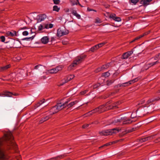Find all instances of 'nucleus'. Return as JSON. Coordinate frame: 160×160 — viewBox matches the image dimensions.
Listing matches in <instances>:
<instances>
[{
  "label": "nucleus",
  "instance_id": "49530a36",
  "mask_svg": "<svg viewBox=\"0 0 160 160\" xmlns=\"http://www.w3.org/2000/svg\"><path fill=\"white\" fill-rule=\"evenodd\" d=\"M0 38L1 39V41L2 42H4L5 40V38L4 36H2L0 37Z\"/></svg>",
  "mask_w": 160,
  "mask_h": 160
},
{
  "label": "nucleus",
  "instance_id": "39448f33",
  "mask_svg": "<svg viewBox=\"0 0 160 160\" xmlns=\"http://www.w3.org/2000/svg\"><path fill=\"white\" fill-rule=\"evenodd\" d=\"M68 31L65 29L59 28L57 30V35L58 37H61L68 33Z\"/></svg>",
  "mask_w": 160,
  "mask_h": 160
},
{
  "label": "nucleus",
  "instance_id": "9b49d317",
  "mask_svg": "<svg viewBox=\"0 0 160 160\" xmlns=\"http://www.w3.org/2000/svg\"><path fill=\"white\" fill-rule=\"evenodd\" d=\"M38 22H41L44 20L46 18V16L45 14H41L37 16Z\"/></svg>",
  "mask_w": 160,
  "mask_h": 160
},
{
  "label": "nucleus",
  "instance_id": "79ce46f5",
  "mask_svg": "<svg viewBox=\"0 0 160 160\" xmlns=\"http://www.w3.org/2000/svg\"><path fill=\"white\" fill-rule=\"evenodd\" d=\"M91 115H91V113L89 111L87 113H85V114H84L83 115V116H84V117H86L90 116Z\"/></svg>",
  "mask_w": 160,
  "mask_h": 160
},
{
  "label": "nucleus",
  "instance_id": "f8f14e48",
  "mask_svg": "<svg viewBox=\"0 0 160 160\" xmlns=\"http://www.w3.org/2000/svg\"><path fill=\"white\" fill-rule=\"evenodd\" d=\"M58 112V109L57 108L56 106L52 107L50 109V115L51 116L52 115Z\"/></svg>",
  "mask_w": 160,
  "mask_h": 160
},
{
  "label": "nucleus",
  "instance_id": "7c9ffc66",
  "mask_svg": "<svg viewBox=\"0 0 160 160\" xmlns=\"http://www.w3.org/2000/svg\"><path fill=\"white\" fill-rule=\"evenodd\" d=\"M110 75V73L108 72H107L102 73V76H103L105 77H107L109 76Z\"/></svg>",
  "mask_w": 160,
  "mask_h": 160
},
{
  "label": "nucleus",
  "instance_id": "aec40b11",
  "mask_svg": "<svg viewBox=\"0 0 160 160\" xmlns=\"http://www.w3.org/2000/svg\"><path fill=\"white\" fill-rule=\"evenodd\" d=\"M159 63V61L157 60L155 62H151L148 63L147 64H146L145 65V67H148V68H149L154 66L156 64L158 63Z\"/></svg>",
  "mask_w": 160,
  "mask_h": 160
},
{
  "label": "nucleus",
  "instance_id": "ea45409f",
  "mask_svg": "<svg viewBox=\"0 0 160 160\" xmlns=\"http://www.w3.org/2000/svg\"><path fill=\"white\" fill-rule=\"evenodd\" d=\"M95 23H100L101 22V20L99 18H97L95 19Z\"/></svg>",
  "mask_w": 160,
  "mask_h": 160
},
{
  "label": "nucleus",
  "instance_id": "e2e57ef3",
  "mask_svg": "<svg viewBox=\"0 0 160 160\" xmlns=\"http://www.w3.org/2000/svg\"><path fill=\"white\" fill-rule=\"evenodd\" d=\"M129 121H124L123 122V124H127L129 123L130 122H129Z\"/></svg>",
  "mask_w": 160,
  "mask_h": 160
},
{
  "label": "nucleus",
  "instance_id": "f3484780",
  "mask_svg": "<svg viewBox=\"0 0 160 160\" xmlns=\"http://www.w3.org/2000/svg\"><path fill=\"white\" fill-rule=\"evenodd\" d=\"M71 11L73 15L75 16L78 19H79L81 18L80 15L77 13L76 11L74 10L73 8L71 9Z\"/></svg>",
  "mask_w": 160,
  "mask_h": 160
},
{
  "label": "nucleus",
  "instance_id": "473e14b6",
  "mask_svg": "<svg viewBox=\"0 0 160 160\" xmlns=\"http://www.w3.org/2000/svg\"><path fill=\"white\" fill-rule=\"evenodd\" d=\"M114 80H109L107 81V84L108 86L112 84L114 82Z\"/></svg>",
  "mask_w": 160,
  "mask_h": 160
},
{
  "label": "nucleus",
  "instance_id": "bf43d9fd",
  "mask_svg": "<svg viewBox=\"0 0 160 160\" xmlns=\"http://www.w3.org/2000/svg\"><path fill=\"white\" fill-rule=\"evenodd\" d=\"M154 142L155 143L160 142V137L155 139L154 141Z\"/></svg>",
  "mask_w": 160,
  "mask_h": 160
},
{
  "label": "nucleus",
  "instance_id": "c03bdc74",
  "mask_svg": "<svg viewBox=\"0 0 160 160\" xmlns=\"http://www.w3.org/2000/svg\"><path fill=\"white\" fill-rule=\"evenodd\" d=\"M153 100H152L151 98L148 100L147 102V104L148 105L150 103H153Z\"/></svg>",
  "mask_w": 160,
  "mask_h": 160
},
{
  "label": "nucleus",
  "instance_id": "423d86ee",
  "mask_svg": "<svg viewBox=\"0 0 160 160\" xmlns=\"http://www.w3.org/2000/svg\"><path fill=\"white\" fill-rule=\"evenodd\" d=\"M62 68V66L59 65L55 68L48 70V72L51 74L56 73L59 71L61 70Z\"/></svg>",
  "mask_w": 160,
  "mask_h": 160
},
{
  "label": "nucleus",
  "instance_id": "603ef678",
  "mask_svg": "<svg viewBox=\"0 0 160 160\" xmlns=\"http://www.w3.org/2000/svg\"><path fill=\"white\" fill-rule=\"evenodd\" d=\"M116 15L114 14H112L110 15V18H112L114 20V19L116 17Z\"/></svg>",
  "mask_w": 160,
  "mask_h": 160
},
{
  "label": "nucleus",
  "instance_id": "5fc2aeb1",
  "mask_svg": "<svg viewBox=\"0 0 160 160\" xmlns=\"http://www.w3.org/2000/svg\"><path fill=\"white\" fill-rule=\"evenodd\" d=\"M103 70V68H102V66L100 68H97V69L96 70V72H100L102 70Z\"/></svg>",
  "mask_w": 160,
  "mask_h": 160
},
{
  "label": "nucleus",
  "instance_id": "4d7b16f0",
  "mask_svg": "<svg viewBox=\"0 0 160 160\" xmlns=\"http://www.w3.org/2000/svg\"><path fill=\"white\" fill-rule=\"evenodd\" d=\"M28 34V32L27 31H24L22 32V35L24 36H27Z\"/></svg>",
  "mask_w": 160,
  "mask_h": 160
},
{
  "label": "nucleus",
  "instance_id": "a211bd4d",
  "mask_svg": "<svg viewBox=\"0 0 160 160\" xmlns=\"http://www.w3.org/2000/svg\"><path fill=\"white\" fill-rule=\"evenodd\" d=\"M49 40L48 37L47 36H44L42 37L41 39L42 42L44 44L47 43Z\"/></svg>",
  "mask_w": 160,
  "mask_h": 160
},
{
  "label": "nucleus",
  "instance_id": "37998d69",
  "mask_svg": "<svg viewBox=\"0 0 160 160\" xmlns=\"http://www.w3.org/2000/svg\"><path fill=\"white\" fill-rule=\"evenodd\" d=\"M114 20L116 21L119 22L121 21V19L118 17H116L114 19Z\"/></svg>",
  "mask_w": 160,
  "mask_h": 160
},
{
  "label": "nucleus",
  "instance_id": "f257e3e1",
  "mask_svg": "<svg viewBox=\"0 0 160 160\" xmlns=\"http://www.w3.org/2000/svg\"><path fill=\"white\" fill-rule=\"evenodd\" d=\"M11 150L10 153L18 152L17 145L14 142L13 137L11 132H8L3 137L0 138V160H7L8 157L7 156L5 150Z\"/></svg>",
  "mask_w": 160,
  "mask_h": 160
},
{
  "label": "nucleus",
  "instance_id": "864d4df0",
  "mask_svg": "<svg viewBox=\"0 0 160 160\" xmlns=\"http://www.w3.org/2000/svg\"><path fill=\"white\" fill-rule=\"evenodd\" d=\"M153 58H154V59L155 60H157V61L158 60H159L160 59V58H159V56H158V54H157Z\"/></svg>",
  "mask_w": 160,
  "mask_h": 160
},
{
  "label": "nucleus",
  "instance_id": "5701e85b",
  "mask_svg": "<svg viewBox=\"0 0 160 160\" xmlns=\"http://www.w3.org/2000/svg\"><path fill=\"white\" fill-rule=\"evenodd\" d=\"M17 41H16L14 39H12L11 41H9L8 42L10 43L11 44V46L10 47V48L13 47H16L14 46V45L15 43H17ZM6 43H7V42H6Z\"/></svg>",
  "mask_w": 160,
  "mask_h": 160
},
{
  "label": "nucleus",
  "instance_id": "412c9836",
  "mask_svg": "<svg viewBox=\"0 0 160 160\" xmlns=\"http://www.w3.org/2000/svg\"><path fill=\"white\" fill-rule=\"evenodd\" d=\"M78 101L76 100L72 102H70L69 104H68L66 105V107H68V108H69L72 107L74 105L76 104Z\"/></svg>",
  "mask_w": 160,
  "mask_h": 160
},
{
  "label": "nucleus",
  "instance_id": "cd10ccee",
  "mask_svg": "<svg viewBox=\"0 0 160 160\" xmlns=\"http://www.w3.org/2000/svg\"><path fill=\"white\" fill-rule=\"evenodd\" d=\"M98 49L97 45L94 46L92 47L90 49V51L92 52H94L95 51H96Z\"/></svg>",
  "mask_w": 160,
  "mask_h": 160
},
{
  "label": "nucleus",
  "instance_id": "9d476101",
  "mask_svg": "<svg viewBox=\"0 0 160 160\" xmlns=\"http://www.w3.org/2000/svg\"><path fill=\"white\" fill-rule=\"evenodd\" d=\"M7 36L10 37L16 36H17V33L16 31L12 30L11 32H7L6 33Z\"/></svg>",
  "mask_w": 160,
  "mask_h": 160
},
{
  "label": "nucleus",
  "instance_id": "4be33fe9",
  "mask_svg": "<svg viewBox=\"0 0 160 160\" xmlns=\"http://www.w3.org/2000/svg\"><path fill=\"white\" fill-rule=\"evenodd\" d=\"M70 1L72 5H77L78 4L79 5L81 6L78 0H70Z\"/></svg>",
  "mask_w": 160,
  "mask_h": 160
},
{
  "label": "nucleus",
  "instance_id": "f03ea898",
  "mask_svg": "<svg viewBox=\"0 0 160 160\" xmlns=\"http://www.w3.org/2000/svg\"><path fill=\"white\" fill-rule=\"evenodd\" d=\"M87 55L85 54H82L77 57L73 62L69 65V68L72 69L73 68L76 67L78 65L83 62L86 58Z\"/></svg>",
  "mask_w": 160,
  "mask_h": 160
},
{
  "label": "nucleus",
  "instance_id": "2eb2a0df",
  "mask_svg": "<svg viewBox=\"0 0 160 160\" xmlns=\"http://www.w3.org/2000/svg\"><path fill=\"white\" fill-rule=\"evenodd\" d=\"M138 80L137 78H135L132 80L129 81V82L123 83L124 87L128 86L129 85L136 82Z\"/></svg>",
  "mask_w": 160,
  "mask_h": 160
},
{
  "label": "nucleus",
  "instance_id": "8fccbe9b",
  "mask_svg": "<svg viewBox=\"0 0 160 160\" xmlns=\"http://www.w3.org/2000/svg\"><path fill=\"white\" fill-rule=\"evenodd\" d=\"M71 99L70 98H68V99L67 100V101H66L64 103L65 104V105L66 106L68 104V103L70 102V101L71 100Z\"/></svg>",
  "mask_w": 160,
  "mask_h": 160
},
{
  "label": "nucleus",
  "instance_id": "f704fd0d",
  "mask_svg": "<svg viewBox=\"0 0 160 160\" xmlns=\"http://www.w3.org/2000/svg\"><path fill=\"white\" fill-rule=\"evenodd\" d=\"M59 8L58 7V6L56 5H55L53 7V11H56L58 12L59 11Z\"/></svg>",
  "mask_w": 160,
  "mask_h": 160
},
{
  "label": "nucleus",
  "instance_id": "69168bd1",
  "mask_svg": "<svg viewBox=\"0 0 160 160\" xmlns=\"http://www.w3.org/2000/svg\"><path fill=\"white\" fill-rule=\"evenodd\" d=\"M48 26H49V27H48L49 28H52L53 27V25L52 23H50V24H48Z\"/></svg>",
  "mask_w": 160,
  "mask_h": 160
},
{
  "label": "nucleus",
  "instance_id": "680f3d73",
  "mask_svg": "<svg viewBox=\"0 0 160 160\" xmlns=\"http://www.w3.org/2000/svg\"><path fill=\"white\" fill-rule=\"evenodd\" d=\"M150 32V31H148L146 32H145L142 35H141V36H142V37H143L144 36L148 35L149 33Z\"/></svg>",
  "mask_w": 160,
  "mask_h": 160
},
{
  "label": "nucleus",
  "instance_id": "338daca9",
  "mask_svg": "<svg viewBox=\"0 0 160 160\" xmlns=\"http://www.w3.org/2000/svg\"><path fill=\"white\" fill-rule=\"evenodd\" d=\"M40 66H42V65H36L35 66L34 69H37L38 68V67H39Z\"/></svg>",
  "mask_w": 160,
  "mask_h": 160
},
{
  "label": "nucleus",
  "instance_id": "a18cd8bd",
  "mask_svg": "<svg viewBox=\"0 0 160 160\" xmlns=\"http://www.w3.org/2000/svg\"><path fill=\"white\" fill-rule=\"evenodd\" d=\"M54 4H58L60 3V1L59 0H53Z\"/></svg>",
  "mask_w": 160,
  "mask_h": 160
},
{
  "label": "nucleus",
  "instance_id": "72a5a7b5",
  "mask_svg": "<svg viewBox=\"0 0 160 160\" xmlns=\"http://www.w3.org/2000/svg\"><path fill=\"white\" fill-rule=\"evenodd\" d=\"M110 63H107L106 64L103 65L102 66V68H103V70L104 69H106L108 68L110 66Z\"/></svg>",
  "mask_w": 160,
  "mask_h": 160
},
{
  "label": "nucleus",
  "instance_id": "dca6fc26",
  "mask_svg": "<svg viewBox=\"0 0 160 160\" xmlns=\"http://www.w3.org/2000/svg\"><path fill=\"white\" fill-rule=\"evenodd\" d=\"M51 117V116L49 115L42 118L41 119V120L39 121V123L41 124L44 122L46 121L47 120L49 119V118H50Z\"/></svg>",
  "mask_w": 160,
  "mask_h": 160
},
{
  "label": "nucleus",
  "instance_id": "13d9d810",
  "mask_svg": "<svg viewBox=\"0 0 160 160\" xmlns=\"http://www.w3.org/2000/svg\"><path fill=\"white\" fill-rule=\"evenodd\" d=\"M43 26L41 24L38 27V29L39 31H41L43 29Z\"/></svg>",
  "mask_w": 160,
  "mask_h": 160
},
{
  "label": "nucleus",
  "instance_id": "c9c22d12",
  "mask_svg": "<svg viewBox=\"0 0 160 160\" xmlns=\"http://www.w3.org/2000/svg\"><path fill=\"white\" fill-rule=\"evenodd\" d=\"M102 84L100 83H97L93 86V87L94 89H95L99 87L100 85Z\"/></svg>",
  "mask_w": 160,
  "mask_h": 160
},
{
  "label": "nucleus",
  "instance_id": "a878e982",
  "mask_svg": "<svg viewBox=\"0 0 160 160\" xmlns=\"http://www.w3.org/2000/svg\"><path fill=\"white\" fill-rule=\"evenodd\" d=\"M10 67L9 65H6L3 67H0V72H2L6 70Z\"/></svg>",
  "mask_w": 160,
  "mask_h": 160
},
{
  "label": "nucleus",
  "instance_id": "774afa93",
  "mask_svg": "<svg viewBox=\"0 0 160 160\" xmlns=\"http://www.w3.org/2000/svg\"><path fill=\"white\" fill-rule=\"evenodd\" d=\"M90 112L91 113V115H92L93 114L95 113V112L93 109L90 111Z\"/></svg>",
  "mask_w": 160,
  "mask_h": 160
},
{
  "label": "nucleus",
  "instance_id": "a19ab883",
  "mask_svg": "<svg viewBox=\"0 0 160 160\" xmlns=\"http://www.w3.org/2000/svg\"><path fill=\"white\" fill-rule=\"evenodd\" d=\"M136 128H132L131 129H128V131H127V132L128 133H129V132H132L133 131H134L135 130Z\"/></svg>",
  "mask_w": 160,
  "mask_h": 160
},
{
  "label": "nucleus",
  "instance_id": "7ed1b4c3",
  "mask_svg": "<svg viewBox=\"0 0 160 160\" xmlns=\"http://www.w3.org/2000/svg\"><path fill=\"white\" fill-rule=\"evenodd\" d=\"M119 129L117 128H114L112 129L106 130L99 132L100 135L108 136L112 135L113 133H118Z\"/></svg>",
  "mask_w": 160,
  "mask_h": 160
},
{
  "label": "nucleus",
  "instance_id": "6ab92c4d",
  "mask_svg": "<svg viewBox=\"0 0 160 160\" xmlns=\"http://www.w3.org/2000/svg\"><path fill=\"white\" fill-rule=\"evenodd\" d=\"M74 78V75H71L69 76L67 80H65V81L64 82L61 83L60 84V86H62L64 84L70 81V80Z\"/></svg>",
  "mask_w": 160,
  "mask_h": 160
},
{
  "label": "nucleus",
  "instance_id": "bb28decb",
  "mask_svg": "<svg viewBox=\"0 0 160 160\" xmlns=\"http://www.w3.org/2000/svg\"><path fill=\"white\" fill-rule=\"evenodd\" d=\"M45 100L44 99H43L41 100L40 101L36 104V107H39L40 105L45 102Z\"/></svg>",
  "mask_w": 160,
  "mask_h": 160
},
{
  "label": "nucleus",
  "instance_id": "09e8293b",
  "mask_svg": "<svg viewBox=\"0 0 160 160\" xmlns=\"http://www.w3.org/2000/svg\"><path fill=\"white\" fill-rule=\"evenodd\" d=\"M124 87L123 83L122 84H118L116 86H115V87L118 88V87Z\"/></svg>",
  "mask_w": 160,
  "mask_h": 160
},
{
  "label": "nucleus",
  "instance_id": "6e6d98bb",
  "mask_svg": "<svg viewBox=\"0 0 160 160\" xmlns=\"http://www.w3.org/2000/svg\"><path fill=\"white\" fill-rule=\"evenodd\" d=\"M119 90H116L115 92H111L110 94H109V96H111L113 94H115L116 93H118L119 92Z\"/></svg>",
  "mask_w": 160,
  "mask_h": 160
},
{
  "label": "nucleus",
  "instance_id": "ddd939ff",
  "mask_svg": "<svg viewBox=\"0 0 160 160\" xmlns=\"http://www.w3.org/2000/svg\"><path fill=\"white\" fill-rule=\"evenodd\" d=\"M55 106L57 108V109H58V111L64 108H66V106L64 103L62 104L61 103H58Z\"/></svg>",
  "mask_w": 160,
  "mask_h": 160
},
{
  "label": "nucleus",
  "instance_id": "b1692460",
  "mask_svg": "<svg viewBox=\"0 0 160 160\" xmlns=\"http://www.w3.org/2000/svg\"><path fill=\"white\" fill-rule=\"evenodd\" d=\"M63 158V156L60 155L55 158H52L47 160H59Z\"/></svg>",
  "mask_w": 160,
  "mask_h": 160
},
{
  "label": "nucleus",
  "instance_id": "0eeeda50",
  "mask_svg": "<svg viewBox=\"0 0 160 160\" xmlns=\"http://www.w3.org/2000/svg\"><path fill=\"white\" fill-rule=\"evenodd\" d=\"M121 103V102L120 101H118L117 102H114L111 105H108L109 110L111 109H115L118 108V106Z\"/></svg>",
  "mask_w": 160,
  "mask_h": 160
},
{
  "label": "nucleus",
  "instance_id": "052dcab7",
  "mask_svg": "<svg viewBox=\"0 0 160 160\" xmlns=\"http://www.w3.org/2000/svg\"><path fill=\"white\" fill-rule=\"evenodd\" d=\"M93 110L95 113L98 112V113H99V110L98 108V107L93 109Z\"/></svg>",
  "mask_w": 160,
  "mask_h": 160
},
{
  "label": "nucleus",
  "instance_id": "4c0bfd02",
  "mask_svg": "<svg viewBox=\"0 0 160 160\" xmlns=\"http://www.w3.org/2000/svg\"><path fill=\"white\" fill-rule=\"evenodd\" d=\"M106 43L105 42H103L100 43H99V44H97V46L99 48L101 47L102 46L105 45Z\"/></svg>",
  "mask_w": 160,
  "mask_h": 160
},
{
  "label": "nucleus",
  "instance_id": "6e6552de",
  "mask_svg": "<svg viewBox=\"0 0 160 160\" xmlns=\"http://www.w3.org/2000/svg\"><path fill=\"white\" fill-rule=\"evenodd\" d=\"M154 135L146 137H144L138 140V142L142 143L151 140L153 138Z\"/></svg>",
  "mask_w": 160,
  "mask_h": 160
},
{
  "label": "nucleus",
  "instance_id": "c756f323",
  "mask_svg": "<svg viewBox=\"0 0 160 160\" xmlns=\"http://www.w3.org/2000/svg\"><path fill=\"white\" fill-rule=\"evenodd\" d=\"M142 37V36H141V35L137 37L136 38H135L133 40H132V41L131 42V43H132L133 42H135L136 41L138 40L141 38Z\"/></svg>",
  "mask_w": 160,
  "mask_h": 160
},
{
  "label": "nucleus",
  "instance_id": "58836bf2",
  "mask_svg": "<svg viewBox=\"0 0 160 160\" xmlns=\"http://www.w3.org/2000/svg\"><path fill=\"white\" fill-rule=\"evenodd\" d=\"M112 145V143H110V142H109L108 143H107L105 144L104 145L101 146V147H100V148H102L103 147H106L107 146H109V145Z\"/></svg>",
  "mask_w": 160,
  "mask_h": 160
},
{
  "label": "nucleus",
  "instance_id": "2f4dec72",
  "mask_svg": "<svg viewBox=\"0 0 160 160\" xmlns=\"http://www.w3.org/2000/svg\"><path fill=\"white\" fill-rule=\"evenodd\" d=\"M139 0H129L130 3H132L133 5H136Z\"/></svg>",
  "mask_w": 160,
  "mask_h": 160
},
{
  "label": "nucleus",
  "instance_id": "3c124183",
  "mask_svg": "<svg viewBox=\"0 0 160 160\" xmlns=\"http://www.w3.org/2000/svg\"><path fill=\"white\" fill-rule=\"evenodd\" d=\"M89 124H85L82 126V128H88L89 126Z\"/></svg>",
  "mask_w": 160,
  "mask_h": 160
},
{
  "label": "nucleus",
  "instance_id": "e433bc0d",
  "mask_svg": "<svg viewBox=\"0 0 160 160\" xmlns=\"http://www.w3.org/2000/svg\"><path fill=\"white\" fill-rule=\"evenodd\" d=\"M34 36H32V37H29V38H23L22 39V40H29L30 39H31V40H32L34 38Z\"/></svg>",
  "mask_w": 160,
  "mask_h": 160
},
{
  "label": "nucleus",
  "instance_id": "0e129e2a",
  "mask_svg": "<svg viewBox=\"0 0 160 160\" xmlns=\"http://www.w3.org/2000/svg\"><path fill=\"white\" fill-rule=\"evenodd\" d=\"M145 100H142L140 103H139L138 104V105L140 104H142L143 103L145 102Z\"/></svg>",
  "mask_w": 160,
  "mask_h": 160
},
{
  "label": "nucleus",
  "instance_id": "c85d7f7f",
  "mask_svg": "<svg viewBox=\"0 0 160 160\" xmlns=\"http://www.w3.org/2000/svg\"><path fill=\"white\" fill-rule=\"evenodd\" d=\"M158 93H160V90H158ZM152 100H153V102H154L156 101H158L160 99V98H159V97H156L155 98H151Z\"/></svg>",
  "mask_w": 160,
  "mask_h": 160
},
{
  "label": "nucleus",
  "instance_id": "20e7f679",
  "mask_svg": "<svg viewBox=\"0 0 160 160\" xmlns=\"http://www.w3.org/2000/svg\"><path fill=\"white\" fill-rule=\"evenodd\" d=\"M111 103V101L107 102L106 103L101 105L98 108L99 110V113H100L108 110V105Z\"/></svg>",
  "mask_w": 160,
  "mask_h": 160
},
{
  "label": "nucleus",
  "instance_id": "393cba45",
  "mask_svg": "<svg viewBox=\"0 0 160 160\" xmlns=\"http://www.w3.org/2000/svg\"><path fill=\"white\" fill-rule=\"evenodd\" d=\"M6 95L8 97H12V95H14L15 96H17L18 95V94L17 93H12L10 92H8L6 93Z\"/></svg>",
  "mask_w": 160,
  "mask_h": 160
},
{
  "label": "nucleus",
  "instance_id": "1a4fd4ad",
  "mask_svg": "<svg viewBox=\"0 0 160 160\" xmlns=\"http://www.w3.org/2000/svg\"><path fill=\"white\" fill-rule=\"evenodd\" d=\"M133 51L132 50L127 52L123 53L121 57L122 59H127L133 53Z\"/></svg>",
  "mask_w": 160,
  "mask_h": 160
},
{
  "label": "nucleus",
  "instance_id": "4468645a",
  "mask_svg": "<svg viewBox=\"0 0 160 160\" xmlns=\"http://www.w3.org/2000/svg\"><path fill=\"white\" fill-rule=\"evenodd\" d=\"M152 0H141L140 3L144 6H146L149 4Z\"/></svg>",
  "mask_w": 160,
  "mask_h": 160
},
{
  "label": "nucleus",
  "instance_id": "de8ad7c7",
  "mask_svg": "<svg viewBox=\"0 0 160 160\" xmlns=\"http://www.w3.org/2000/svg\"><path fill=\"white\" fill-rule=\"evenodd\" d=\"M88 90H86L84 91H81L80 92V93L81 95H84L85 94H86V93H87V92H88Z\"/></svg>",
  "mask_w": 160,
  "mask_h": 160
}]
</instances>
